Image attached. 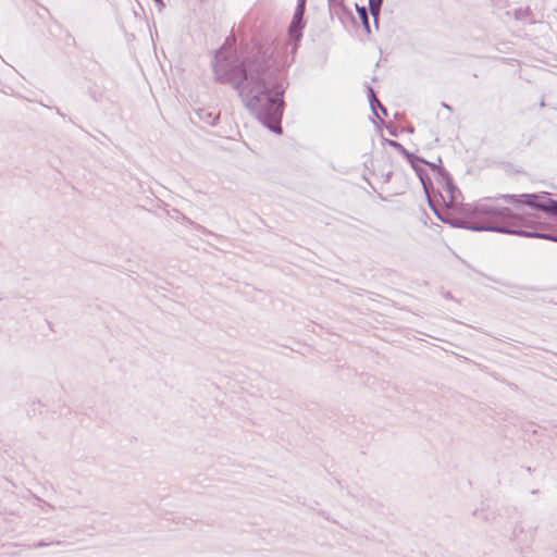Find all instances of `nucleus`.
I'll return each instance as SVG.
<instances>
[{"instance_id":"nucleus-1","label":"nucleus","mask_w":557,"mask_h":557,"mask_svg":"<svg viewBox=\"0 0 557 557\" xmlns=\"http://www.w3.org/2000/svg\"><path fill=\"white\" fill-rule=\"evenodd\" d=\"M215 81L230 83L237 90L245 108L276 134L282 133L280 125L287 87L284 73L273 67L260 53L247 58L240 65L215 57L213 64Z\"/></svg>"},{"instance_id":"nucleus-2","label":"nucleus","mask_w":557,"mask_h":557,"mask_svg":"<svg viewBox=\"0 0 557 557\" xmlns=\"http://www.w3.org/2000/svg\"><path fill=\"white\" fill-rule=\"evenodd\" d=\"M521 195L522 194L513 196L520 198ZM506 196L511 195L505 194L494 198L487 197L480 199L474 205H466L461 209V213L465 218L443 221L450 223L455 227L474 232H496L527 237V234L532 233V231H521L509 227L510 220L513 216V209L505 207L499 202L500 200H505L515 206V203H525L523 201L524 198H521V200L515 198L508 199Z\"/></svg>"},{"instance_id":"nucleus-3","label":"nucleus","mask_w":557,"mask_h":557,"mask_svg":"<svg viewBox=\"0 0 557 557\" xmlns=\"http://www.w3.org/2000/svg\"><path fill=\"white\" fill-rule=\"evenodd\" d=\"M522 206H527V203H515L513 207V216L510 220V226L512 228H518L524 231L523 228H542L540 222L537 221L539 216L535 213L528 212L523 210ZM528 207H530L528 205Z\"/></svg>"},{"instance_id":"nucleus-4","label":"nucleus","mask_w":557,"mask_h":557,"mask_svg":"<svg viewBox=\"0 0 557 557\" xmlns=\"http://www.w3.org/2000/svg\"><path fill=\"white\" fill-rule=\"evenodd\" d=\"M508 199H518L524 198V202L530 206L531 209L541 210L545 213L557 216V200L552 198H547L545 195L531 194V195H521L520 198H516L515 196H506Z\"/></svg>"},{"instance_id":"nucleus-5","label":"nucleus","mask_w":557,"mask_h":557,"mask_svg":"<svg viewBox=\"0 0 557 557\" xmlns=\"http://www.w3.org/2000/svg\"><path fill=\"white\" fill-rule=\"evenodd\" d=\"M398 151L407 158V160L411 164L412 169L414 170V172L421 180L422 184L425 186L424 170L421 165H418V162H424V159H421V158L414 156L413 153H410L403 146H401V148L398 149Z\"/></svg>"},{"instance_id":"nucleus-6","label":"nucleus","mask_w":557,"mask_h":557,"mask_svg":"<svg viewBox=\"0 0 557 557\" xmlns=\"http://www.w3.org/2000/svg\"><path fill=\"white\" fill-rule=\"evenodd\" d=\"M301 29H302V22H296V20H292V23L288 28V34L290 39H293L295 42L293 44L292 51H295L297 49V41L301 38Z\"/></svg>"},{"instance_id":"nucleus-7","label":"nucleus","mask_w":557,"mask_h":557,"mask_svg":"<svg viewBox=\"0 0 557 557\" xmlns=\"http://www.w3.org/2000/svg\"><path fill=\"white\" fill-rule=\"evenodd\" d=\"M196 114L200 121L208 125H215L219 114L207 109H197Z\"/></svg>"},{"instance_id":"nucleus-8","label":"nucleus","mask_w":557,"mask_h":557,"mask_svg":"<svg viewBox=\"0 0 557 557\" xmlns=\"http://www.w3.org/2000/svg\"><path fill=\"white\" fill-rule=\"evenodd\" d=\"M368 91H369V101H370V106H371V108H372L373 112L375 113V115H376L379 119H381V117L379 116V114L375 112V107H376V106H377V107L382 110V112L386 115V114H387V113H386V109L381 104V102L379 101V99L375 97L374 90H373L371 87H369V88H368Z\"/></svg>"},{"instance_id":"nucleus-9","label":"nucleus","mask_w":557,"mask_h":557,"mask_svg":"<svg viewBox=\"0 0 557 557\" xmlns=\"http://www.w3.org/2000/svg\"><path fill=\"white\" fill-rule=\"evenodd\" d=\"M382 0H369L370 13L374 17V23L377 25V16L381 10Z\"/></svg>"},{"instance_id":"nucleus-10","label":"nucleus","mask_w":557,"mask_h":557,"mask_svg":"<svg viewBox=\"0 0 557 557\" xmlns=\"http://www.w3.org/2000/svg\"><path fill=\"white\" fill-rule=\"evenodd\" d=\"M305 4L306 0H298L293 20H296V22H302V16L305 12Z\"/></svg>"},{"instance_id":"nucleus-11","label":"nucleus","mask_w":557,"mask_h":557,"mask_svg":"<svg viewBox=\"0 0 557 557\" xmlns=\"http://www.w3.org/2000/svg\"><path fill=\"white\" fill-rule=\"evenodd\" d=\"M527 237L543 238V239H547V240H552V242H556L557 243V236L552 235V234L540 233V232H536V231H532V233L527 234Z\"/></svg>"},{"instance_id":"nucleus-12","label":"nucleus","mask_w":557,"mask_h":557,"mask_svg":"<svg viewBox=\"0 0 557 557\" xmlns=\"http://www.w3.org/2000/svg\"><path fill=\"white\" fill-rule=\"evenodd\" d=\"M357 12H358L359 17L361 18L364 27L369 30V17H368L367 9L364 7L357 5Z\"/></svg>"},{"instance_id":"nucleus-13","label":"nucleus","mask_w":557,"mask_h":557,"mask_svg":"<svg viewBox=\"0 0 557 557\" xmlns=\"http://www.w3.org/2000/svg\"><path fill=\"white\" fill-rule=\"evenodd\" d=\"M422 164V162H418V165ZM423 164H428L429 166H431L432 169H436V165L434 163H430L428 161L424 160Z\"/></svg>"},{"instance_id":"nucleus-14","label":"nucleus","mask_w":557,"mask_h":557,"mask_svg":"<svg viewBox=\"0 0 557 557\" xmlns=\"http://www.w3.org/2000/svg\"><path fill=\"white\" fill-rule=\"evenodd\" d=\"M389 144H391V146L395 147L397 150L399 148H401V145L399 143H397V141H391Z\"/></svg>"},{"instance_id":"nucleus-15","label":"nucleus","mask_w":557,"mask_h":557,"mask_svg":"<svg viewBox=\"0 0 557 557\" xmlns=\"http://www.w3.org/2000/svg\"><path fill=\"white\" fill-rule=\"evenodd\" d=\"M48 544L45 543V542H38L36 544L33 545V547H42V546H47Z\"/></svg>"},{"instance_id":"nucleus-16","label":"nucleus","mask_w":557,"mask_h":557,"mask_svg":"<svg viewBox=\"0 0 557 557\" xmlns=\"http://www.w3.org/2000/svg\"><path fill=\"white\" fill-rule=\"evenodd\" d=\"M154 1H156L160 7H163V5H164V4H163V2H162V0H154Z\"/></svg>"}]
</instances>
